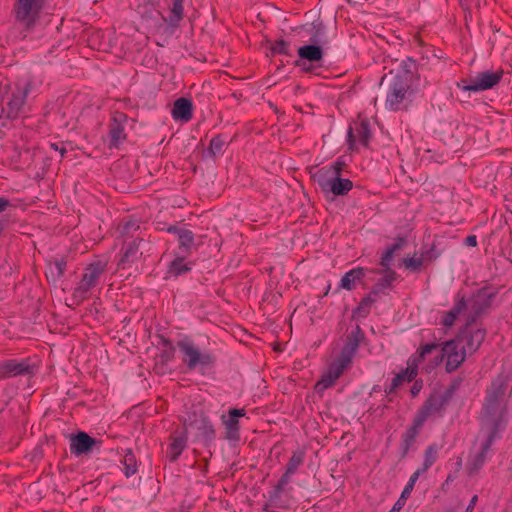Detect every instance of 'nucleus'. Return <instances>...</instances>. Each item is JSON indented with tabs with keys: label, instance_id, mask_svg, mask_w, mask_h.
I'll return each mask as SVG.
<instances>
[{
	"label": "nucleus",
	"instance_id": "f257e3e1",
	"mask_svg": "<svg viewBox=\"0 0 512 512\" xmlns=\"http://www.w3.org/2000/svg\"><path fill=\"white\" fill-rule=\"evenodd\" d=\"M507 386L503 381L492 384L483 408V421L485 425L497 430L504 422L506 412L505 392Z\"/></svg>",
	"mask_w": 512,
	"mask_h": 512
},
{
	"label": "nucleus",
	"instance_id": "f03ea898",
	"mask_svg": "<svg viewBox=\"0 0 512 512\" xmlns=\"http://www.w3.org/2000/svg\"><path fill=\"white\" fill-rule=\"evenodd\" d=\"M342 169L343 164L337 161L317 170L313 178L319 184L323 192H331L337 196L345 195L352 189L353 183L349 179L340 177Z\"/></svg>",
	"mask_w": 512,
	"mask_h": 512
},
{
	"label": "nucleus",
	"instance_id": "7ed1b4c3",
	"mask_svg": "<svg viewBox=\"0 0 512 512\" xmlns=\"http://www.w3.org/2000/svg\"><path fill=\"white\" fill-rule=\"evenodd\" d=\"M467 353L462 338L447 341L442 345L441 353L435 355L433 360L428 361L427 364L422 367V370L430 372L438 366L440 360H444L446 371L453 372L464 362Z\"/></svg>",
	"mask_w": 512,
	"mask_h": 512
},
{
	"label": "nucleus",
	"instance_id": "20e7f679",
	"mask_svg": "<svg viewBox=\"0 0 512 512\" xmlns=\"http://www.w3.org/2000/svg\"><path fill=\"white\" fill-rule=\"evenodd\" d=\"M437 349L434 343L420 346L417 351L411 355L407 361V367L401 373H398L392 380L390 391L396 390L404 383H409L418 375L419 367H423L427 363V357Z\"/></svg>",
	"mask_w": 512,
	"mask_h": 512
},
{
	"label": "nucleus",
	"instance_id": "39448f33",
	"mask_svg": "<svg viewBox=\"0 0 512 512\" xmlns=\"http://www.w3.org/2000/svg\"><path fill=\"white\" fill-rule=\"evenodd\" d=\"M412 77L407 73L395 77L386 98V107L392 111L406 109L412 95Z\"/></svg>",
	"mask_w": 512,
	"mask_h": 512
},
{
	"label": "nucleus",
	"instance_id": "423d86ee",
	"mask_svg": "<svg viewBox=\"0 0 512 512\" xmlns=\"http://www.w3.org/2000/svg\"><path fill=\"white\" fill-rule=\"evenodd\" d=\"M178 348L182 354V361L189 369L209 366L214 362V357L207 352H201L199 348L189 340L178 342Z\"/></svg>",
	"mask_w": 512,
	"mask_h": 512
},
{
	"label": "nucleus",
	"instance_id": "0eeeda50",
	"mask_svg": "<svg viewBox=\"0 0 512 512\" xmlns=\"http://www.w3.org/2000/svg\"><path fill=\"white\" fill-rule=\"evenodd\" d=\"M354 350V347L349 350H343L338 360L329 367L328 371L316 383L315 389L317 391L321 392L331 387L335 383V381L342 375L344 370L349 367Z\"/></svg>",
	"mask_w": 512,
	"mask_h": 512
},
{
	"label": "nucleus",
	"instance_id": "6e6552de",
	"mask_svg": "<svg viewBox=\"0 0 512 512\" xmlns=\"http://www.w3.org/2000/svg\"><path fill=\"white\" fill-rule=\"evenodd\" d=\"M41 10L38 0H16L14 15L17 22L30 29L36 23Z\"/></svg>",
	"mask_w": 512,
	"mask_h": 512
},
{
	"label": "nucleus",
	"instance_id": "1a4fd4ad",
	"mask_svg": "<svg viewBox=\"0 0 512 512\" xmlns=\"http://www.w3.org/2000/svg\"><path fill=\"white\" fill-rule=\"evenodd\" d=\"M503 76V70L485 71L477 74L469 82L462 81L459 87L464 91H483L493 88L497 85Z\"/></svg>",
	"mask_w": 512,
	"mask_h": 512
},
{
	"label": "nucleus",
	"instance_id": "9d476101",
	"mask_svg": "<svg viewBox=\"0 0 512 512\" xmlns=\"http://www.w3.org/2000/svg\"><path fill=\"white\" fill-rule=\"evenodd\" d=\"M245 416L244 409L229 410L228 417L222 416V423L226 429V437L228 439L239 438V418Z\"/></svg>",
	"mask_w": 512,
	"mask_h": 512
},
{
	"label": "nucleus",
	"instance_id": "9b49d317",
	"mask_svg": "<svg viewBox=\"0 0 512 512\" xmlns=\"http://www.w3.org/2000/svg\"><path fill=\"white\" fill-rule=\"evenodd\" d=\"M171 115L175 121H190L193 116L192 102L187 98H178L173 104Z\"/></svg>",
	"mask_w": 512,
	"mask_h": 512
},
{
	"label": "nucleus",
	"instance_id": "f8f14e48",
	"mask_svg": "<svg viewBox=\"0 0 512 512\" xmlns=\"http://www.w3.org/2000/svg\"><path fill=\"white\" fill-rule=\"evenodd\" d=\"M102 272H103V269L100 266H97V265L88 266L83 274V277H82L80 283H79L78 290L83 293L88 292L91 288H93L96 285V283L99 279V276L102 274Z\"/></svg>",
	"mask_w": 512,
	"mask_h": 512
},
{
	"label": "nucleus",
	"instance_id": "ddd939ff",
	"mask_svg": "<svg viewBox=\"0 0 512 512\" xmlns=\"http://www.w3.org/2000/svg\"><path fill=\"white\" fill-rule=\"evenodd\" d=\"M348 136L352 147L357 144L367 147L371 134L368 125L361 122L360 124H357L355 128H350Z\"/></svg>",
	"mask_w": 512,
	"mask_h": 512
},
{
	"label": "nucleus",
	"instance_id": "4468645a",
	"mask_svg": "<svg viewBox=\"0 0 512 512\" xmlns=\"http://www.w3.org/2000/svg\"><path fill=\"white\" fill-rule=\"evenodd\" d=\"M168 231L174 233L177 236L179 248L183 249V252L186 255H190L194 245V234L192 231L177 227H170Z\"/></svg>",
	"mask_w": 512,
	"mask_h": 512
},
{
	"label": "nucleus",
	"instance_id": "2eb2a0df",
	"mask_svg": "<svg viewBox=\"0 0 512 512\" xmlns=\"http://www.w3.org/2000/svg\"><path fill=\"white\" fill-rule=\"evenodd\" d=\"M187 443L186 431L171 435V443L167 451V455L171 461H175L183 452Z\"/></svg>",
	"mask_w": 512,
	"mask_h": 512
},
{
	"label": "nucleus",
	"instance_id": "dca6fc26",
	"mask_svg": "<svg viewBox=\"0 0 512 512\" xmlns=\"http://www.w3.org/2000/svg\"><path fill=\"white\" fill-rule=\"evenodd\" d=\"M29 371V366L25 362L17 360H8L1 364L0 374L2 377H14L25 374Z\"/></svg>",
	"mask_w": 512,
	"mask_h": 512
},
{
	"label": "nucleus",
	"instance_id": "f3484780",
	"mask_svg": "<svg viewBox=\"0 0 512 512\" xmlns=\"http://www.w3.org/2000/svg\"><path fill=\"white\" fill-rule=\"evenodd\" d=\"M493 439V434L489 436V438L482 444L480 451L477 452L468 464V469L470 473L477 472L485 463L488 451L491 447Z\"/></svg>",
	"mask_w": 512,
	"mask_h": 512
},
{
	"label": "nucleus",
	"instance_id": "a211bd4d",
	"mask_svg": "<svg viewBox=\"0 0 512 512\" xmlns=\"http://www.w3.org/2000/svg\"><path fill=\"white\" fill-rule=\"evenodd\" d=\"M365 276V269L358 267L344 274L340 281V287L346 290H352Z\"/></svg>",
	"mask_w": 512,
	"mask_h": 512
},
{
	"label": "nucleus",
	"instance_id": "6ab92c4d",
	"mask_svg": "<svg viewBox=\"0 0 512 512\" xmlns=\"http://www.w3.org/2000/svg\"><path fill=\"white\" fill-rule=\"evenodd\" d=\"M94 439L84 432L78 433L71 442V451L76 454L84 453L92 448Z\"/></svg>",
	"mask_w": 512,
	"mask_h": 512
},
{
	"label": "nucleus",
	"instance_id": "aec40b11",
	"mask_svg": "<svg viewBox=\"0 0 512 512\" xmlns=\"http://www.w3.org/2000/svg\"><path fill=\"white\" fill-rule=\"evenodd\" d=\"M465 307H466V303L464 302L463 298L457 300L454 307L450 311L443 312V314L441 316L440 323L444 327H447V328L451 327L454 324L456 318L465 309Z\"/></svg>",
	"mask_w": 512,
	"mask_h": 512
},
{
	"label": "nucleus",
	"instance_id": "412c9836",
	"mask_svg": "<svg viewBox=\"0 0 512 512\" xmlns=\"http://www.w3.org/2000/svg\"><path fill=\"white\" fill-rule=\"evenodd\" d=\"M298 55L301 59H305L310 62H319L323 58L322 49L316 45H307L300 47L298 49Z\"/></svg>",
	"mask_w": 512,
	"mask_h": 512
},
{
	"label": "nucleus",
	"instance_id": "4be33fe9",
	"mask_svg": "<svg viewBox=\"0 0 512 512\" xmlns=\"http://www.w3.org/2000/svg\"><path fill=\"white\" fill-rule=\"evenodd\" d=\"M192 263L187 262L185 257H176L169 265L167 274L177 277L191 270Z\"/></svg>",
	"mask_w": 512,
	"mask_h": 512
},
{
	"label": "nucleus",
	"instance_id": "5701e85b",
	"mask_svg": "<svg viewBox=\"0 0 512 512\" xmlns=\"http://www.w3.org/2000/svg\"><path fill=\"white\" fill-rule=\"evenodd\" d=\"M463 339V344H465L466 350L469 353L475 352L483 342L485 338V333L477 329L471 333L469 337H461Z\"/></svg>",
	"mask_w": 512,
	"mask_h": 512
},
{
	"label": "nucleus",
	"instance_id": "b1692460",
	"mask_svg": "<svg viewBox=\"0 0 512 512\" xmlns=\"http://www.w3.org/2000/svg\"><path fill=\"white\" fill-rule=\"evenodd\" d=\"M439 450L440 447L435 443L429 445L426 448L424 452L423 465L421 468L418 469L421 470V473H425L436 462V460L438 459Z\"/></svg>",
	"mask_w": 512,
	"mask_h": 512
},
{
	"label": "nucleus",
	"instance_id": "393cba45",
	"mask_svg": "<svg viewBox=\"0 0 512 512\" xmlns=\"http://www.w3.org/2000/svg\"><path fill=\"white\" fill-rule=\"evenodd\" d=\"M110 138L111 145L114 147H118L121 143H123L126 139V133L124 127L119 124L117 121H114L110 125Z\"/></svg>",
	"mask_w": 512,
	"mask_h": 512
},
{
	"label": "nucleus",
	"instance_id": "a878e982",
	"mask_svg": "<svg viewBox=\"0 0 512 512\" xmlns=\"http://www.w3.org/2000/svg\"><path fill=\"white\" fill-rule=\"evenodd\" d=\"M183 1L184 0H173L171 16L169 18L170 23L177 24L180 20H182L184 15Z\"/></svg>",
	"mask_w": 512,
	"mask_h": 512
},
{
	"label": "nucleus",
	"instance_id": "bb28decb",
	"mask_svg": "<svg viewBox=\"0 0 512 512\" xmlns=\"http://www.w3.org/2000/svg\"><path fill=\"white\" fill-rule=\"evenodd\" d=\"M199 436H210L214 434V429L211 422L206 418L202 417L196 422Z\"/></svg>",
	"mask_w": 512,
	"mask_h": 512
},
{
	"label": "nucleus",
	"instance_id": "cd10ccee",
	"mask_svg": "<svg viewBox=\"0 0 512 512\" xmlns=\"http://www.w3.org/2000/svg\"><path fill=\"white\" fill-rule=\"evenodd\" d=\"M429 415H430V408L427 406L423 407L418 412V414L416 415V417L414 419V423H413L414 434H416L417 430L425 423V421L427 420Z\"/></svg>",
	"mask_w": 512,
	"mask_h": 512
},
{
	"label": "nucleus",
	"instance_id": "c85d7f7f",
	"mask_svg": "<svg viewBox=\"0 0 512 512\" xmlns=\"http://www.w3.org/2000/svg\"><path fill=\"white\" fill-rule=\"evenodd\" d=\"M421 470H416L410 477L408 483L406 484L405 488L403 489L402 493H401V497L403 499H408L412 490L414 489V486L417 482V480L419 479L420 475H421Z\"/></svg>",
	"mask_w": 512,
	"mask_h": 512
},
{
	"label": "nucleus",
	"instance_id": "c756f323",
	"mask_svg": "<svg viewBox=\"0 0 512 512\" xmlns=\"http://www.w3.org/2000/svg\"><path fill=\"white\" fill-rule=\"evenodd\" d=\"M423 264V260L421 257H411V258H405L404 259V265L406 268L411 270H417L419 269Z\"/></svg>",
	"mask_w": 512,
	"mask_h": 512
},
{
	"label": "nucleus",
	"instance_id": "7c9ffc66",
	"mask_svg": "<svg viewBox=\"0 0 512 512\" xmlns=\"http://www.w3.org/2000/svg\"><path fill=\"white\" fill-rule=\"evenodd\" d=\"M224 143L219 137H215L210 141L209 150L213 155L222 153Z\"/></svg>",
	"mask_w": 512,
	"mask_h": 512
},
{
	"label": "nucleus",
	"instance_id": "2f4dec72",
	"mask_svg": "<svg viewBox=\"0 0 512 512\" xmlns=\"http://www.w3.org/2000/svg\"><path fill=\"white\" fill-rule=\"evenodd\" d=\"M272 51L277 54H288V44L284 40L275 41L272 45Z\"/></svg>",
	"mask_w": 512,
	"mask_h": 512
},
{
	"label": "nucleus",
	"instance_id": "473e14b6",
	"mask_svg": "<svg viewBox=\"0 0 512 512\" xmlns=\"http://www.w3.org/2000/svg\"><path fill=\"white\" fill-rule=\"evenodd\" d=\"M124 464L126 465V475L129 476L136 472V464L132 455H126L124 458Z\"/></svg>",
	"mask_w": 512,
	"mask_h": 512
},
{
	"label": "nucleus",
	"instance_id": "72a5a7b5",
	"mask_svg": "<svg viewBox=\"0 0 512 512\" xmlns=\"http://www.w3.org/2000/svg\"><path fill=\"white\" fill-rule=\"evenodd\" d=\"M165 350L163 351V354L161 355V358L163 361H169L173 358L174 355V348L170 344H165Z\"/></svg>",
	"mask_w": 512,
	"mask_h": 512
},
{
	"label": "nucleus",
	"instance_id": "f704fd0d",
	"mask_svg": "<svg viewBox=\"0 0 512 512\" xmlns=\"http://www.w3.org/2000/svg\"><path fill=\"white\" fill-rule=\"evenodd\" d=\"M407 499H403L401 496L400 498L395 502L392 509L389 512H400V510L404 507L405 502Z\"/></svg>",
	"mask_w": 512,
	"mask_h": 512
},
{
	"label": "nucleus",
	"instance_id": "c9c22d12",
	"mask_svg": "<svg viewBox=\"0 0 512 512\" xmlns=\"http://www.w3.org/2000/svg\"><path fill=\"white\" fill-rule=\"evenodd\" d=\"M422 389V382L421 381H415L412 388H411V394L412 396H416L420 390Z\"/></svg>",
	"mask_w": 512,
	"mask_h": 512
},
{
	"label": "nucleus",
	"instance_id": "e433bc0d",
	"mask_svg": "<svg viewBox=\"0 0 512 512\" xmlns=\"http://www.w3.org/2000/svg\"><path fill=\"white\" fill-rule=\"evenodd\" d=\"M393 252H394V250H393V249H392V250H388V251L383 255V257H382V259H381V264H382L383 266H386V265L388 264L389 260H390V259H391V257H392Z\"/></svg>",
	"mask_w": 512,
	"mask_h": 512
},
{
	"label": "nucleus",
	"instance_id": "4c0bfd02",
	"mask_svg": "<svg viewBox=\"0 0 512 512\" xmlns=\"http://www.w3.org/2000/svg\"><path fill=\"white\" fill-rule=\"evenodd\" d=\"M466 244L470 247H475L477 245V238L475 235H470L465 240Z\"/></svg>",
	"mask_w": 512,
	"mask_h": 512
},
{
	"label": "nucleus",
	"instance_id": "58836bf2",
	"mask_svg": "<svg viewBox=\"0 0 512 512\" xmlns=\"http://www.w3.org/2000/svg\"><path fill=\"white\" fill-rule=\"evenodd\" d=\"M10 206V202L6 198H0V213Z\"/></svg>",
	"mask_w": 512,
	"mask_h": 512
},
{
	"label": "nucleus",
	"instance_id": "ea45409f",
	"mask_svg": "<svg viewBox=\"0 0 512 512\" xmlns=\"http://www.w3.org/2000/svg\"><path fill=\"white\" fill-rule=\"evenodd\" d=\"M385 278L388 284L391 283L392 281L395 280V272L390 270L386 271Z\"/></svg>",
	"mask_w": 512,
	"mask_h": 512
},
{
	"label": "nucleus",
	"instance_id": "a19ab883",
	"mask_svg": "<svg viewBox=\"0 0 512 512\" xmlns=\"http://www.w3.org/2000/svg\"><path fill=\"white\" fill-rule=\"evenodd\" d=\"M370 304H371L370 299H364V300L360 303V305H359V307H358V310L360 311V310H362V309H366V308H368V307L370 306Z\"/></svg>",
	"mask_w": 512,
	"mask_h": 512
},
{
	"label": "nucleus",
	"instance_id": "79ce46f5",
	"mask_svg": "<svg viewBox=\"0 0 512 512\" xmlns=\"http://www.w3.org/2000/svg\"><path fill=\"white\" fill-rule=\"evenodd\" d=\"M56 267L58 270V273L62 275L64 273L65 263L64 262H57Z\"/></svg>",
	"mask_w": 512,
	"mask_h": 512
},
{
	"label": "nucleus",
	"instance_id": "37998d69",
	"mask_svg": "<svg viewBox=\"0 0 512 512\" xmlns=\"http://www.w3.org/2000/svg\"><path fill=\"white\" fill-rule=\"evenodd\" d=\"M476 500H477V496H474L472 501H471V504H474L476 502Z\"/></svg>",
	"mask_w": 512,
	"mask_h": 512
},
{
	"label": "nucleus",
	"instance_id": "c03bdc74",
	"mask_svg": "<svg viewBox=\"0 0 512 512\" xmlns=\"http://www.w3.org/2000/svg\"><path fill=\"white\" fill-rule=\"evenodd\" d=\"M51 146H52V148H54L55 150H58V146H57L56 144H52Z\"/></svg>",
	"mask_w": 512,
	"mask_h": 512
},
{
	"label": "nucleus",
	"instance_id": "a18cd8bd",
	"mask_svg": "<svg viewBox=\"0 0 512 512\" xmlns=\"http://www.w3.org/2000/svg\"><path fill=\"white\" fill-rule=\"evenodd\" d=\"M293 462V464L297 465L296 464V461H294V458H291V463Z\"/></svg>",
	"mask_w": 512,
	"mask_h": 512
},
{
	"label": "nucleus",
	"instance_id": "49530a36",
	"mask_svg": "<svg viewBox=\"0 0 512 512\" xmlns=\"http://www.w3.org/2000/svg\"><path fill=\"white\" fill-rule=\"evenodd\" d=\"M293 462V464L297 465L296 464V461H294V458H291V463Z\"/></svg>",
	"mask_w": 512,
	"mask_h": 512
},
{
	"label": "nucleus",
	"instance_id": "de8ad7c7",
	"mask_svg": "<svg viewBox=\"0 0 512 512\" xmlns=\"http://www.w3.org/2000/svg\"><path fill=\"white\" fill-rule=\"evenodd\" d=\"M18 103H19V105H22V100L18 99Z\"/></svg>",
	"mask_w": 512,
	"mask_h": 512
}]
</instances>
